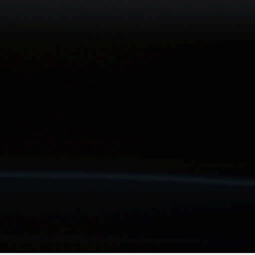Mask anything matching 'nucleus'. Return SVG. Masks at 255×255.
Wrapping results in <instances>:
<instances>
[{
	"instance_id": "f03ea898",
	"label": "nucleus",
	"mask_w": 255,
	"mask_h": 255,
	"mask_svg": "<svg viewBox=\"0 0 255 255\" xmlns=\"http://www.w3.org/2000/svg\"><path fill=\"white\" fill-rule=\"evenodd\" d=\"M22 174H27V172H22Z\"/></svg>"
},
{
	"instance_id": "f257e3e1",
	"label": "nucleus",
	"mask_w": 255,
	"mask_h": 255,
	"mask_svg": "<svg viewBox=\"0 0 255 255\" xmlns=\"http://www.w3.org/2000/svg\"><path fill=\"white\" fill-rule=\"evenodd\" d=\"M233 183H234L235 184L238 183H239V180L234 179V180H233Z\"/></svg>"
}]
</instances>
